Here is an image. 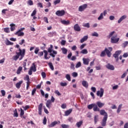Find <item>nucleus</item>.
Returning <instances> with one entry per match:
<instances>
[{
	"mask_svg": "<svg viewBox=\"0 0 128 128\" xmlns=\"http://www.w3.org/2000/svg\"><path fill=\"white\" fill-rule=\"evenodd\" d=\"M56 124H58V121H54L52 122V123H51V124H49L48 126L49 128H52L54 126H56Z\"/></svg>",
	"mask_w": 128,
	"mask_h": 128,
	"instance_id": "b1692460",
	"label": "nucleus"
},
{
	"mask_svg": "<svg viewBox=\"0 0 128 128\" xmlns=\"http://www.w3.org/2000/svg\"><path fill=\"white\" fill-rule=\"evenodd\" d=\"M42 77L43 78H46V72H42Z\"/></svg>",
	"mask_w": 128,
	"mask_h": 128,
	"instance_id": "e2e57ef3",
	"label": "nucleus"
},
{
	"mask_svg": "<svg viewBox=\"0 0 128 128\" xmlns=\"http://www.w3.org/2000/svg\"><path fill=\"white\" fill-rule=\"evenodd\" d=\"M96 105L98 106V108H102V106H104V103H102L100 101H98L96 102Z\"/></svg>",
	"mask_w": 128,
	"mask_h": 128,
	"instance_id": "aec40b11",
	"label": "nucleus"
},
{
	"mask_svg": "<svg viewBox=\"0 0 128 128\" xmlns=\"http://www.w3.org/2000/svg\"><path fill=\"white\" fill-rule=\"evenodd\" d=\"M24 114V111L22 108H20V116H22Z\"/></svg>",
	"mask_w": 128,
	"mask_h": 128,
	"instance_id": "09e8293b",
	"label": "nucleus"
},
{
	"mask_svg": "<svg viewBox=\"0 0 128 128\" xmlns=\"http://www.w3.org/2000/svg\"><path fill=\"white\" fill-rule=\"evenodd\" d=\"M93 110H94V112H100V108L98 107V105L96 104H94L93 106Z\"/></svg>",
	"mask_w": 128,
	"mask_h": 128,
	"instance_id": "f3484780",
	"label": "nucleus"
},
{
	"mask_svg": "<svg viewBox=\"0 0 128 128\" xmlns=\"http://www.w3.org/2000/svg\"><path fill=\"white\" fill-rule=\"evenodd\" d=\"M54 46L52 44L50 45V47L48 48V50H44V58L45 60H50V56H52V58H55L56 55L58 54V52L53 50ZM50 53V56H48V53Z\"/></svg>",
	"mask_w": 128,
	"mask_h": 128,
	"instance_id": "f257e3e1",
	"label": "nucleus"
},
{
	"mask_svg": "<svg viewBox=\"0 0 128 128\" xmlns=\"http://www.w3.org/2000/svg\"><path fill=\"white\" fill-rule=\"evenodd\" d=\"M30 70L34 72H36V64H34V63L32 64V66H31Z\"/></svg>",
	"mask_w": 128,
	"mask_h": 128,
	"instance_id": "a211bd4d",
	"label": "nucleus"
},
{
	"mask_svg": "<svg viewBox=\"0 0 128 128\" xmlns=\"http://www.w3.org/2000/svg\"><path fill=\"white\" fill-rule=\"evenodd\" d=\"M80 52L81 54H88V50L84 49L82 51H80Z\"/></svg>",
	"mask_w": 128,
	"mask_h": 128,
	"instance_id": "473e14b6",
	"label": "nucleus"
},
{
	"mask_svg": "<svg viewBox=\"0 0 128 128\" xmlns=\"http://www.w3.org/2000/svg\"><path fill=\"white\" fill-rule=\"evenodd\" d=\"M22 67L19 66L16 71L17 74H20V72H22Z\"/></svg>",
	"mask_w": 128,
	"mask_h": 128,
	"instance_id": "2f4dec72",
	"label": "nucleus"
},
{
	"mask_svg": "<svg viewBox=\"0 0 128 128\" xmlns=\"http://www.w3.org/2000/svg\"><path fill=\"white\" fill-rule=\"evenodd\" d=\"M88 36H84L81 40H80V42L81 44H82V42H86V40H88Z\"/></svg>",
	"mask_w": 128,
	"mask_h": 128,
	"instance_id": "4be33fe9",
	"label": "nucleus"
},
{
	"mask_svg": "<svg viewBox=\"0 0 128 128\" xmlns=\"http://www.w3.org/2000/svg\"><path fill=\"white\" fill-rule=\"evenodd\" d=\"M60 0H56L54 2V6H56L58 4H60Z\"/></svg>",
	"mask_w": 128,
	"mask_h": 128,
	"instance_id": "a18cd8bd",
	"label": "nucleus"
},
{
	"mask_svg": "<svg viewBox=\"0 0 128 128\" xmlns=\"http://www.w3.org/2000/svg\"><path fill=\"white\" fill-rule=\"evenodd\" d=\"M82 60H83V64H85L86 66L88 65V64L90 62V59L89 58H82Z\"/></svg>",
	"mask_w": 128,
	"mask_h": 128,
	"instance_id": "ddd939ff",
	"label": "nucleus"
},
{
	"mask_svg": "<svg viewBox=\"0 0 128 128\" xmlns=\"http://www.w3.org/2000/svg\"><path fill=\"white\" fill-rule=\"evenodd\" d=\"M86 8H88V4H84L79 6L78 10H79V12H84V10H86Z\"/></svg>",
	"mask_w": 128,
	"mask_h": 128,
	"instance_id": "1a4fd4ad",
	"label": "nucleus"
},
{
	"mask_svg": "<svg viewBox=\"0 0 128 128\" xmlns=\"http://www.w3.org/2000/svg\"><path fill=\"white\" fill-rule=\"evenodd\" d=\"M123 56L124 58H128V52L124 53V54H123Z\"/></svg>",
	"mask_w": 128,
	"mask_h": 128,
	"instance_id": "774afa93",
	"label": "nucleus"
},
{
	"mask_svg": "<svg viewBox=\"0 0 128 128\" xmlns=\"http://www.w3.org/2000/svg\"><path fill=\"white\" fill-rule=\"evenodd\" d=\"M122 54V50H117L113 54L114 58L116 59V62H118V56Z\"/></svg>",
	"mask_w": 128,
	"mask_h": 128,
	"instance_id": "423d86ee",
	"label": "nucleus"
},
{
	"mask_svg": "<svg viewBox=\"0 0 128 128\" xmlns=\"http://www.w3.org/2000/svg\"><path fill=\"white\" fill-rule=\"evenodd\" d=\"M126 15L122 16L118 20V24H120V22H122V20H126Z\"/></svg>",
	"mask_w": 128,
	"mask_h": 128,
	"instance_id": "6ab92c4d",
	"label": "nucleus"
},
{
	"mask_svg": "<svg viewBox=\"0 0 128 128\" xmlns=\"http://www.w3.org/2000/svg\"><path fill=\"white\" fill-rule=\"evenodd\" d=\"M22 30V29L19 30L14 34H16V36H24V33L23 32H21Z\"/></svg>",
	"mask_w": 128,
	"mask_h": 128,
	"instance_id": "9d476101",
	"label": "nucleus"
},
{
	"mask_svg": "<svg viewBox=\"0 0 128 128\" xmlns=\"http://www.w3.org/2000/svg\"><path fill=\"white\" fill-rule=\"evenodd\" d=\"M82 84L83 86L86 88H88V83L86 81H82Z\"/></svg>",
	"mask_w": 128,
	"mask_h": 128,
	"instance_id": "cd10ccee",
	"label": "nucleus"
},
{
	"mask_svg": "<svg viewBox=\"0 0 128 128\" xmlns=\"http://www.w3.org/2000/svg\"><path fill=\"white\" fill-rule=\"evenodd\" d=\"M74 30L76 32H80V27L78 26V24H77L74 26Z\"/></svg>",
	"mask_w": 128,
	"mask_h": 128,
	"instance_id": "2eb2a0df",
	"label": "nucleus"
},
{
	"mask_svg": "<svg viewBox=\"0 0 128 128\" xmlns=\"http://www.w3.org/2000/svg\"><path fill=\"white\" fill-rule=\"evenodd\" d=\"M100 114L102 116H106V114H108L104 110H101L100 111Z\"/></svg>",
	"mask_w": 128,
	"mask_h": 128,
	"instance_id": "f704fd0d",
	"label": "nucleus"
},
{
	"mask_svg": "<svg viewBox=\"0 0 128 128\" xmlns=\"http://www.w3.org/2000/svg\"><path fill=\"white\" fill-rule=\"evenodd\" d=\"M68 84H66V82H60V85L62 86H67Z\"/></svg>",
	"mask_w": 128,
	"mask_h": 128,
	"instance_id": "3c124183",
	"label": "nucleus"
},
{
	"mask_svg": "<svg viewBox=\"0 0 128 128\" xmlns=\"http://www.w3.org/2000/svg\"><path fill=\"white\" fill-rule=\"evenodd\" d=\"M80 66H82V63L80 62H79L76 64V68H80Z\"/></svg>",
	"mask_w": 128,
	"mask_h": 128,
	"instance_id": "e433bc0d",
	"label": "nucleus"
},
{
	"mask_svg": "<svg viewBox=\"0 0 128 128\" xmlns=\"http://www.w3.org/2000/svg\"><path fill=\"white\" fill-rule=\"evenodd\" d=\"M106 120H108V114H105L102 122H101L102 126H106Z\"/></svg>",
	"mask_w": 128,
	"mask_h": 128,
	"instance_id": "0eeeda50",
	"label": "nucleus"
},
{
	"mask_svg": "<svg viewBox=\"0 0 128 128\" xmlns=\"http://www.w3.org/2000/svg\"><path fill=\"white\" fill-rule=\"evenodd\" d=\"M38 52H40V48H36L34 50V54H38Z\"/></svg>",
	"mask_w": 128,
	"mask_h": 128,
	"instance_id": "c03bdc74",
	"label": "nucleus"
},
{
	"mask_svg": "<svg viewBox=\"0 0 128 128\" xmlns=\"http://www.w3.org/2000/svg\"><path fill=\"white\" fill-rule=\"evenodd\" d=\"M46 108H52V100H48L46 102Z\"/></svg>",
	"mask_w": 128,
	"mask_h": 128,
	"instance_id": "f8f14e48",
	"label": "nucleus"
},
{
	"mask_svg": "<svg viewBox=\"0 0 128 128\" xmlns=\"http://www.w3.org/2000/svg\"><path fill=\"white\" fill-rule=\"evenodd\" d=\"M38 110L39 114H42V104L41 103L40 104L38 108Z\"/></svg>",
	"mask_w": 128,
	"mask_h": 128,
	"instance_id": "412c9836",
	"label": "nucleus"
},
{
	"mask_svg": "<svg viewBox=\"0 0 128 128\" xmlns=\"http://www.w3.org/2000/svg\"><path fill=\"white\" fill-rule=\"evenodd\" d=\"M16 56H13V60H16V62L18 58L20 60H22L24 57V54H26V49H22V50L20 48H19L18 50L16 52Z\"/></svg>",
	"mask_w": 128,
	"mask_h": 128,
	"instance_id": "f03ea898",
	"label": "nucleus"
},
{
	"mask_svg": "<svg viewBox=\"0 0 128 128\" xmlns=\"http://www.w3.org/2000/svg\"><path fill=\"white\" fill-rule=\"evenodd\" d=\"M4 32H6V34L10 33V28H4Z\"/></svg>",
	"mask_w": 128,
	"mask_h": 128,
	"instance_id": "58836bf2",
	"label": "nucleus"
},
{
	"mask_svg": "<svg viewBox=\"0 0 128 128\" xmlns=\"http://www.w3.org/2000/svg\"><path fill=\"white\" fill-rule=\"evenodd\" d=\"M61 126L62 128H68V127H69L68 125H66V124H62Z\"/></svg>",
	"mask_w": 128,
	"mask_h": 128,
	"instance_id": "603ef678",
	"label": "nucleus"
},
{
	"mask_svg": "<svg viewBox=\"0 0 128 128\" xmlns=\"http://www.w3.org/2000/svg\"><path fill=\"white\" fill-rule=\"evenodd\" d=\"M104 90L102 89V88H101L100 89V90L97 91L96 94L98 96H100V98H102L104 96Z\"/></svg>",
	"mask_w": 128,
	"mask_h": 128,
	"instance_id": "6e6552de",
	"label": "nucleus"
},
{
	"mask_svg": "<svg viewBox=\"0 0 128 128\" xmlns=\"http://www.w3.org/2000/svg\"><path fill=\"white\" fill-rule=\"evenodd\" d=\"M118 88V85H114L112 86V90H116Z\"/></svg>",
	"mask_w": 128,
	"mask_h": 128,
	"instance_id": "5fc2aeb1",
	"label": "nucleus"
},
{
	"mask_svg": "<svg viewBox=\"0 0 128 128\" xmlns=\"http://www.w3.org/2000/svg\"><path fill=\"white\" fill-rule=\"evenodd\" d=\"M61 50H62V52L64 54H68V49L62 48H61Z\"/></svg>",
	"mask_w": 128,
	"mask_h": 128,
	"instance_id": "c85d7f7f",
	"label": "nucleus"
},
{
	"mask_svg": "<svg viewBox=\"0 0 128 128\" xmlns=\"http://www.w3.org/2000/svg\"><path fill=\"white\" fill-rule=\"evenodd\" d=\"M5 44L6 46H12L14 44V42H10L8 39H6V40L5 42Z\"/></svg>",
	"mask_w": 128,
	"mask_h": 128,
	"instance_id": "a878e982",
	"label": "nucleus"
},
{
	"mask_svg": "<svg viewBox=\"0 0 128 128\" xmlns=\"http://www.w3.org/2000/svg\"><path fill=\"white\" fill-rule=\"evenodd\" d=\"M72 76H74V78H76L78 76V73H76V72H74L72 73Z\"/></svg>",
	"mask_w": 128,
	"mask_h": 128,
	"instance_id": "052dcab7",
	"label": "nucleus"
},
{
	"mask_svg": "<svg viewBox=\"0 0 128 128\" xmlns=\"http://www.w3.org/2000/svg\"><path fill=\"white\" fill-rule=\"evenodd\" d=\"M44 51L43 52H38V56H44Z\"/></svg>",
	"mask_w": 128,
	"mask_h": 128,
	"instance_id": "338daca9",
	"label": "nucleus"
},
{
	"mask_svg": "<svg viewBox=\"0 0 128 128\" xmlns=\"http://www.w3.org/2000/svg\"><path fill=\"white\" fill-rule=\"evenodd\" d=\"M14 116L16 118H18V111L16 110V109H15V110L14 111Z\"/></svg>",
	"mask_w": 128,
	"mask_h": 128,
	"instance_id": "ea45409f",
	"label": "nucleus"
},
{
	"mask_svg": "<svg viewBox=\"0 0 128 128\" xmlns=\"http://www.w3.org/2000/svg\"><path fill=\"white\" fill-rule=\"evenodd\" d=\"M106 68H108V70H114V66L110 64H108L106 65Z\"/></svg>",
	"mask_w": 128,
	"mask_h": 128,
	"instance_id": "9b49d317",
	"label": "nucleus"
},
{
	"mask_svg": "<svg viewBox=\"0 0 128 128\" xmlns=\"http://www.w3.org/2000/svg\"><path fill=\"white\" fill-rule=\"evenodd\" d=\"M98 115L95 116H94V122H95V124L98 122Z\"/></svg>",
	"mask_w": 128,
	"mask_h": 128,
	"instance_id": "37998d69",
	"label": "nucleus"
},
{
	"mask_svg": "<svg viewBox=\"0 0 128 128\" xmlns=\"http://www.w3.org/2000/svg\"><path fill=\"white\" fill-rule=\"evenodd\" d=\"M128 44V41L124 42L122 44V46H124V48H126V46H127Z\"/></svg>",
	"mask_w": 128,
	"mask_h": 128,
	"instance_id": "864d4df0",
	"label": "nucleus"
},
{
	"mask_svg": "<svg viewBox=\"0 0 128 128\" xmlns=\"http://www.w3.org/2000/svg\"><path fill=\"white\" fill-rule=\"evenodd\" d=\"M10 30H11V32H14V30H16V24H10Z\"/></svg>",
	"mask_w": 128,
	"mask_h": 128,
	"instance_id": "5701e85b",
	"label": "nucleus"
},
{
	"mask_svg": "<svg viewBox=\"0 0 128 128\" xmlns=\"http://www.w3.org/2000/svg\"><path fill=\"white\" fill-rule=\"evenodd\" d=\"M114 32H116L114 31L111 32L110 34L108 36V38H112V36H114Z\"/></svg>",
	"mask_w": 128,
	"mask_h": 128,
	"instance_id": "4c0bfd02",
	"label": "nucleus"
},
{
	"mask_svg": "<svg viewBox=\"0 0 128 128\" xmlns=\"http://www.w3.org/2000/svg\"><path fill=\"white\" fill-rule=\"evenodd\" d=\"M66 78L68 80H70V76L68 74H66Z\"/></svg>",
	"mask_w": 128,
	"mask_h": 128,
	"instance_id": "8fccbe9b",
	"label": "nucleus"
},
{
	"mask_svg": "<svg viewBox=\"0 0 128 128\" xmlns=\"http://www.w3.org/2000/svg\"><path fill=\"white\" fill-rule=\"evenodd\" d=\"M60 22L62 24H64V26H68L70 24V20H62L60 21Z\"/></svg>",
	"mask_w": 128,
	"mask_h": 128,
	"instance_id": "dca6fc26",
	"label": "nucleus"
},
{
	"mask_svg": "<svg viewBox=\"0 0 128 128\" xmlns=\"http://www.w3.org/2000/svg\"><path fill=\"white\" fill-rule=\"evenodd\" d=\"M86 46V44H82L80 46V50H82V48H84V46Z\"/></svg>",
	"mask_w": 128,
	"mask_h": 128,
	"instance_id": "69168bd1",
	"label": "nucleus"
},
{
	"mask_svg": "<svg viewBox=\"0 0 128 128\" xmlns=\"http://www.w3.org/2000/svg\"><path fill=\"white\" fill-rule=\"evenodd\" d=\"M91 90H92L93 92H96V88L95 87H92Z\"/></svg>",
	"mask_w": 128,
	"mask_h": 128,
	"instance_id": "680f3d73",
	"label": "nucleus"
},
{
	"mask_svg": "<svg viewBox=\"0 0 128 128\" xmlns=\"http://www.w3.org/2000/svg\"><path fill=\"white\" fill-rule=\"evenodd\" d=\"M120 40V38H118V34L114 35L111 38L110 42L112 44H117Z\"/></svg>",
	"mask_w": 128,
	"mask_h": 128,
	"instance_id": "20e7f679",
	"label": "nucleus"
},
{
	"mask_svg": "<svg viewBox=\"0 0 128 128\" xmlns=\"http://www.w3.org/2000/svg\"><path fill=\"white\" fill-rule=\"evenodd\" d=\"M94 104H92L88 105V110H92V108H94Z\"/></svg>",
	"mask_w": 128,
	"mask_h": 128,
	"instance_id": "79ce46f5",
	"label": "nucleus"
},
{
	"mask_svg": "<svg viewBox=\"0 0 128 128\" xmlns=\"http://www.w3.org/2000/svg\"><path fill=\"white\" fill-rule=\"evenodd\" d=\"M122 104H119L116 110L117 114H120V111L122 110Z\"/></svg>",
	"mask_w": 128,
	"mask_h": 128,
	"instance_id": "393cba45",
	"label": "nucleus"
},
{
	"mask_svg": "<svg viewBox=\"0 0 128 128\" xmlns=\"http://www.w3.org/2000/svg\"><path fill=\"white\" fill-rule=\"evenodd\" d=\"M72 112V109H69L68 110H66L65 112V116H68Z\"/></svg>",
	"mask_w": 128,
	"mask_h": 128,
	"instance_id": "bb28decb",
	"label": "nucleus"
},
{
	"mask_svg": "<svg viewBox=\"0 0 128 128\" xmlns=\"http://www.w3.org/2000/svg\"><path fill=\"white\" fill-rule=\"evenodd\" d=\"M22 84V81H20L16 84V88H20L21 84Z\"/></svg>",
	"mask_w": 128,
	"mask_h": 128,
	"instance_id": "c756f323",
	"label": "nucleus"
},
{
	"mask_svg": "<svg viewBox=\"0 0 128 128\" xmlns=\"http://www.w3.org/2000/svg\"><path fill=\"white\" fill-rule=\"evenodd\" d=\"M92 36H96V37H98V32H94V33H92Z\"/></svg>",
	"mask_w": 128,
	"mask_h": 128,
	"instance_id": "49530a36",
	"label": "nucleus"
},
{
	"mask_svg": "<svg viewBox=\"0 0 128 128\" xmlns=\"http://www.w3.org/2000/svg\"><path fill=\"white\" fill-rule=\"evenodd\" d=\"M1 94L2 96H6V91L4 90H1Z\"/></svg>",
	"mask_w": 128,
	"mask_h": 128,
	"instance_id": "bf43d9fd",
	"label": "nucleus"
},
{
	"mask_svg": "<svg viewBox=\"0 0 128 128\" xmlns=\"http://www.w3.org/2000/svg\"><path fill=\"white\" fill-rule=\"evenodd\" d=\"M82 122H83L82 120H80L77 122L76 124V126L77 128H80V126H81L82 124Z\"/></svg>",
	"mask_w": 128,
	"mask_h": 128,
	"instance_id": "7c9ffc66",
	"label": "nucleus"
},
{
	"mask_svg": "<svg viewBox=\"0 0 128 128\" xmlns=\"http://www.w3.org/2000/svg\"><path fill=\"white\" fill-rule=\"evenodd\" d=\"M104 18V14L101 13L99 17L98 18V20H100Z\"/></svg>",
	"mask_w": 128,
	"mask_h": 128,
	"instance_id": "c9c22d12",
	"label": "nucleus"
},
{
	"mask_svg": "<svg viewBox=\"0 0 128 128\" xmlns=\"http://www.w3.org/2000/svg\"><path fill=\"white\" fill-rule=\"evenodd\" d=\"M24 110H28L30 108V106H22Z\"/></svg>",
	"mask_w": 128,
	"mask_h": 128,
	"instance_id": "4d7b16f0",
	"label": "nucleus"
},
{
	"mask_svg": "<svg viewBox=\"0 0 128 128\" xmlns=\"http://www.w3.org/2000/svg\"><path fill=\"white\" fill-rule=\"evenodd\" d=\"M83 26L84 28H90V23H86L83 25Z\"/></svg>",
	"mask_w": 128,
	"mask_h": 128,
	"instance_id": "a19ab883",
	"label": "nucleus"
},
{
	"mask_svg": "<svg viewBox=\"0 0 128 128\" xmlns=\"http://www.w3.org/2000/svg\"><path fill=\"white\" fill-rule=\"evenodd\" d=\"M28 4H29V6H32V4H34V2L32 0H28Z\"/></svg>",
	"mask_w": 128,
	"mask_h": 128,
	"instance_id": "de8ad7c7",
	"label": "nucleus"
},
{
	"mask_svg": "<svg viewBox=\"0 0 128 128\" xmlns=\"http://www.w3.org/2000/svg\"><path fill=\"white\" fill-rule=\"evenodd\" d=\"M35 14H36V10L32 12V14H31V16H34Z\"/></svg>",
	"mask_w": 128,
	"mask_h": 128,
	"instance_id": "6e6d98bb",
	"label": "nucleus"
},
{
	"mask_svg": "<svg viewBox=\"0 0 128 128\" xmlns=\"http://www.w3.org/2000/svg\"><path fill=\"white\" fill-rule=\"evenodd\" d=\"M65 14L66 11H64V10H58L56 12V16H63Z\"/></svg>",
	"mask_w": 128,
	"mask_h": 128,
	"instance_id": "39448f33",
	"label": "nucleus"
},
{
	"mask_svg": "<svg viewBox=\"0 0 128 128\" xmlns=\"http://www.w3.org/2000/svg\"><path fill=\"white\" fill-rule=\"evenodd\" d=\"M48 66H49V67L52 70H54V65H52V63L50 62H49L48 64Z\"/></svg>",
	"mask_w": 128,
	"mask_h": 128,
	"instance_id": "72a5a7b5",
	"label": "nucleus"
},
{
	"mask_svg": "<svg viewBox=\"0 0 128 128\" xmlns=\"http://www.w3.org/2000/svg\"><path fill=\"white\" fill-rule=\"evenodd\" d=\"M112 47H108V48H105L104 50L102 52L100 56H106V53L107 54L108 58L112 56Z\"/></svg>",
	"mask_w": 128,
	"mask_h": 128,
	"instance_id": "7ed1b4c3",
	"label": "nucleus"
},
{
	"mask_svg": "<svg viewBox=\"0 0 128 128\" xmlns=\"http://www.w3.org/2000/svg\"><path fill=\"white\" fill-rule=\"evenodd\" d=\"M44 22H46V24H48V20L46 17H44Z\"/></svg>",
	"mask_w": 128,
	"mask_h": 128,
	"instance_id": "0e129e2a",
	"label": "nucleus"
},
{
	"mask_svg": "<svg viewBox=\"0 0 128 128\" xmlns=\"http://www.w3.org/2000/svg\"><path fill=\"white\" fill-rule=\"evenodd\" d=\"M8 9H4L2 10V12L4 14H6V12H8Z\"/></svg>",
	"mask_w": 128,
	"mask_h": 128,
	"instance_id": "13d9d810",
	"label": "nucleus"
},
{
	"mask_svg": "<svg viewBox=\"0 0 128 128\" xmlns=\"http://www.w3.org/2000/svg\"><path fill=\"white\" fill-rule=\"evenodd\" d=\"M54 36H56V31H52L48 33V36L49 38H52Z\"/></svg>",
	"mask_w": 128,
	"mask_h": 128,
	"instance_id": "4468645a",
	"label": "nucleus"
}]
</instances>
